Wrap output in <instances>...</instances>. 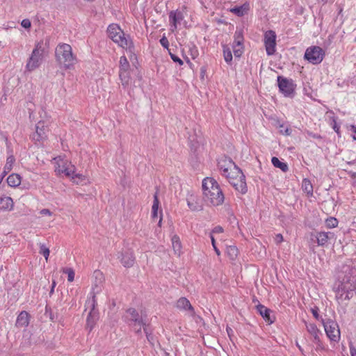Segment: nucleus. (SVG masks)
Returning <instances> with one entry per match:
<instances>
[{
  "instance_id": "1",
  "label": "nucleus",
  "mask_w": 356,
  "mask_h": 356,
  "mask_svg": "<svg viewBox=\"0 0 356 356\" xmlns=\"http://www.w3.org/2000/svg\"><path fill=\"white\" fill-rule=\"evenodd\" d=\"M202 191L204 200L208 205L217 207L223 204L224 193L214 178L206 177L203 179Z\"/></svg>"
},
{
  "instance_id": "2",
  "label": "nucleus",
  "mask_w": 356,
  "mask_h": 356,
  "mask_svg": "<svg viewBox=\"0 0 356 356\" xmlns=\"http://www.w3.org/2000/svg\"><path fill=\"white\" fill-rule=\"evenodd\" d=\"M109 38L120 47L132 51L134 44L129 35H125L120 26L117 24H111L107 28Z\"/></svg>"
},
{
  "instance_id": "3",
  "label": "nucleus",
  "mask_w": 356,
  "mask_h": 356,
  "mask_svg": "<svg viewBox=\"0 0 356 356\" xmlns=\"http://www.w3.org/2000/svg\"><path fill=\"white\" fill-rule=\"evenodd\" d=\"M56 60L65 69H71L76 62V57L72 53V47L66 43L58 44L55 50Z\"/></svg>"
},
{
  "instance_id": "4",
  "label": "nucleus",
  "mask_w": 356,
  "mask_h": 356,
  "mask_svg": "<svg viewBox=\"0 0 356 356\" xmlns=\"http://www.w3.org/2000/svg\"><path fill=\"white\" fill-rule=\"evenodd\" d=\"M54 172L57 176L71 177L76 170V166L65 156H58L52 160Z\"/></svg>"
},
{
  "instance_id": "5",
  "label": "nucleus",
  "mask_w": 356,
  "mask_h": 356,
  "mask_svg": "<svg viewBox=\"0 0 356 356\" xmlns=\"http://www.w3.org/2000/svg\"><path fill=\"white\" fill-rule=\"evenodd\" d=\"M218 167L221 175L226 178L232 174L238 173L239 169L230 158L225 156L219 158Z\"/></svg>"
},
{
  "instance_id": "6",
  "label": "nucleus",
  "mask_w": 356,
  "mask_h": 356,
  "mask_svg": "<svg viewBox=\"0 0 356 356\" xmlns=\"http://www.w3.org/2000/svg\"><path fill=\"white\" fill-rule=\"evenodd\" d=\"M325 51L318 46L309 47L304 55V58L313 65L320 64L324 59Z\"/></svg>"
},
{
  "instance_id": "7",
  "label": "nucleus",
  "mask_w": 356,
  "mask_h": 356,
  "mask_svg": "<svg viewBox=\"0 0 356 356\" xmlns=\"http://www.w3.org/2000/svg\"><path fill=\"white\" fill-rule=\"evenodd\" d=\"M97 305L96 297L94 293L91 294V297L88 298L86 302V307H90V311L86 318V328L89 331H92L94 328L96 321L97 320V314L95 312V307Z\"/></svg>"
},
{
  "instance_id": "8",
  "label": "nucleus",
  "mask_w": 356,
  "mask_h": 356,
  "mask_svg": "<svg viewBox=\"0 0 356 356\" xmlns=\"http://www.w3.org/2000/svg\"><path fill=\"white\" fill-rule=\"evenodd\" d=\"M227 180L233 186L236 191L241 194L247 193L248 188L245 181V177L239 168L238 173H234L228 177Z\"/></svg>"
},
{
  "instance_id": "9",
  "label": "nucleus",
  "mask_w": 356,
  "mask_h": 356,
  "mask_svg": "<svg viewBox=\"0 0 356 356\" xmlns=\"http://www.w3.org/2000/svg\"><path fill=\"white\" fill-rule=\"evenodd\" d=\"M277 85L280 91L285 97H293L294 95L296 88V84L292 79H287L282 76H278Z\"/></svg>"
},
{
  "instance_id": "10",
  "label": "nucleus",
  "mask_w": 356,
  "mask_h": 356,
  "mask_svg": "<svg viewBox=\"0 0 356 356\" xmlns=\"http://www.w3.org/2000/svg\"><path fill=\"white\" fill-rule=\"evenodd\" d=\"M49 126L44 120H40L35 125V131L31 135L32 140L37 143H43L47 140Z\"/></svg>"
},
{
  "instance_id": "11",
  "label": "nucleus",
  "mask_w": 356,
  "mask_h": 356,
  "mask_svg": "<svg viewBox=\"0 0 356 356\" xmlns=\"http://www.w3.org/2000/svg\"><path fill=\"white\" fill-rule=\"evenodd\" d=\"M323 325L327 337L330 341L338 342L341 338L340 330L337 322L328 319L323 321Z\"/></svg>"
},
{
  "instance_id": "12",
  "label": "nucleus",
  "mask_w": 356,
  "mask_h": 356,
  "mask_svg": "<svg viewBox=\"0 0 356 356\" xmlns=\"http://www.w3.org/2000/svg\"><path fill=\"white\" fill-rule=\"evenodd\" d=\"M276 33L273 30H268L264 33V43L268 56L273 55L276 51Z\"/></svg>"
},
{
  "instance_id": "13",
  "label": "nucleus",
  "mask_w": 356,
  "mask_h": 356,
  "mask_svg": "<svg viewBox=\"0 0 356 356\" xmlns=\"http://www.w3.org/2000/svg\"><path fill=\"white\" fill-rule=\"evenodd\" d=\"M40 48L41 46L38 44L33 50L31 56L26 65V68L28 71H33L40 66L42 59V54Z\"/></svg>"
},
{
  "instance_id": "14",
  "label": "nucleus",
  "mask_w": 356,
  "mask_h": 356,
  "mask_svg": "<svg viewBox=\"0 0 356 356\" xmlns=\"http://www.w3.org/2000/svg\"><path fill=\"white\" fill-rule=\"evenodd\" d=\"M127 314L129 319L136 324H138L139 327L135 328V331L137 333H140L142 330V327H143L145 323L143 320L140 318L139 313L134 308H129L127 310Z\"/></svg>"
},
{
  "instance_id": "15",
  "label": "nucleus",
  "mask_w": 356,
  "mask_h": 356,
  "mask_svg": "<svg viewBox=\"0 0 356 356\" xmlns=\"http://www.w3.org/2000/svg\"><path fill=\"white\" fill-rule=\"evenodd\" d=\"M184 19L183 13L179 10H172L169 13V22L172 32L177 29V24Z\"/></svg>"
},
{
  "instance_id": "16",
  "label": "nucleus",
  "mask_w": 356,
  "mask_h": 356,
  "mask_svg": "<svg viewBox=\"0 0 356 356\" xmlns=\"http://www.w3.org/2000/svg\"><path fill=\"white\" fill-rule=\"evenodd\" d=\"M316 243L318 246H325L329 240L334 237V234L332 232H318L315 235Z\"/></svg>"
},
{
  "instance_id": "17",
  "label": "nucleus",
  "mask_w": 356,
  "mask_h": 356,
  "mask_svg": "<svg viewBox=\"0 0 356 356\" xmlns=\"http://www.w3.org/2000/svg\"><path fill=\"white\" fill-rule=\"evenodd\" d=\"M30 321V315L26 311H22L18 315L15 325L17 327H26L29 325Z\"/></svg>"
},
{
  "instance_id": "18",
  "label": "nucleus",
  "mask_w": 356,
  "mask_h": 356,
  "mask_svg": "<svg viewBox=\"0 0 356 356\" xmlns=\"http://www.w3.org/2000/svg\"><path fill=\"white\" fill-rule=\"evenodd\" d=\"M14 207L13 200L6 195L0 196V210L1 211H11Z\"/></svg>"
},
{
  "instance_id": "19",
  "label": "nucleus",
  "mask_w": 356,
  "mask_h": 356,
  "mask_svg": "<svg viewBox=\"0 0 356 356\" xmlns=\"http://www.w3.org/2000/svg\"><path fill=\"white\" fill-rule=\"evenodd\" d=\"M121 264L126 268H130L135 263V257L133 252H126L122 254L120 259Z\"/></svg>"
},
{
  "instance_id": "20",
  "label": "nucleus",
  "mask_w": 356,
  "mask_h": 356,
  "mask_svg": "<svg viewBox=\"0 0 356 356\" xmlns=\"http://www.w3.org/2000/svg\"><path fill=\"white\" fill-rule=\"evenodd\" d=\"M172 247L175 254L180 257L182 254V243L178 235L175 234L171 237Z\"/></svg>"
},
{
  "instance_id": "21",
  "label": "nucleus",
  "mask_w": 356,
  "mask_h": 356,
  "mask_svg": "<svg viewBox=\"0 0 356 356\" xmlns=\"http://www.w3.org/2000/svg\"><path fill=\"white\" fill-rule=\"evenodd\" d=\"M15 163V156L11 154L10 155H8L6 158V162L4 165V167H3V172H2V174H1V179H3V177L8 173L10 172L13 168V165Z\"/></svg>"
},
{
  "instance_id": "22",
  "label": "nucleus",
  "mask_w": 356,
  "mask_h": 356,
  "mask_svg": "<svg viewBox=\"0 0 356 356\" xmlns=\"http://www.w3.org/2000/svg\"><path fill=\"white\" fill-rule=\"evenodd\" d=\"M22 177L17 173H12L7 177L8 185L16 188L21 184Z\"/></svg>"
},
{
  "instance_id": "23",
  "label": "nucleus",
  "mask_w": 356,
  "mask_h": 356,
  "mask_svg": "<svg viewBox=\"0 0 356 356\" xmlns=\"http://www.w3.org/2000/svg\"><path fill=\"white\" fill-rule=\"evenodd\" d=\"M250 9V5L248 3H245L241 6H236L230 9V12L236 15L237 16L241 17L247 14Z\"/></svg>"
},
{
  "instance_id": "24",
  "label": "nucleus",
  "mask_w": 356,
  "mask_h": 356,
  "mask_svg": "<svg viewBox=\"0 0 356 356\" xmlns=\"http://www.w3.org/2000/svg\"><path fill=\"white\" fill-rule=\"evenodd\" d=\"M177 307L180 309L188 310L193 312L194 309L190 301L186 298H180L177 302Z\"/></svg>"
},
{
  "instance_id": "25",
  "label": "nucleus",
  "mask_w": 356,
  "mask_h": 356,
  "mask_svg": "<svg viewBox=\"0 0 356 356\" xmlns=\"http://www.w3.org/2000/svg\"><path fill=\"white\" fill-rule=\"evenodd\" d=\"M73 183L77 185H84L86 184V181H88V178L83 174L76 173V172L73 173L71 177H68Z\"/></svg>"
},
{
  "instance_id": "26",
  "label": "nucleus",
  "mask_w": 356,
  "mask_h": 356,
  "mask_svg": "<svg viewBox=\"0 0 356 356\" xmlns=\"http://www.w3.org/2000/svg\"><path fill=\"white\" fill-rule=\"evenodd\" d=\"M306 328L307 332L314 337V340L320 338L321 332L316 324L313 323H306Z\"/></svg>"
},
{
  "instance_id": "27",
  "label": "nucleus",
  "mask_w": 356,
  "mask_h": 356,
  "mask_svg": "<svg viewBox=\"0 0 356 356\" xmlns=\"http://www.w3.org/2000/svg\"><path fill=\"white\" fill-rule=\"evenodd\" d=\"M302 190L307 193L309 196H312L313 195V186L308 179H303L302 183Z\"/></svg>"
},
{
  "instance_id": "28",
  "label": "nucleus",
  "mask_w": 356,
  "mask_h": 356,
  "mask_svg": "<svg viewBox=\"0 0 356 356\" xmlns=\"http://www.w3.org/2000/svg\"><path fill=\"white\" fill-rule=\"evenodd\" d=\"M119 76L122 86H127L129 85L131 79L129 70H120Z\"/></svg>"
},
{
  "instance_id": "29",
  "label": "nucleus",
  "mask_w": 356,
  "mask_h": 356,
  "mask_svg": "<svg viewBox=\"0 0 356 356\" xmlns=\"http://www.w3.org/2000/svg\"><path fill=\"white\" fill-rule=\"evenodd\" d=\"M159 207V200L157 195V193H155L154 195V201L152 207V218L155 219L158 216V211Z\"/></svg>"
},
{
  "instance_id": "30",
  "label": "nucleus",
  "mask_w": 356,
  "mask_h": 356,
  "mask_svg": "<svg viewBox=\"0 0 356 356\" xmlns=\"http://www.w3.org/2000/svg\"><path fill=\"white\" fill-rule=\"evenodd\" d=\"M226 254L231 260H235L238 254V250L234 245H229L227 248Z\"/></svg>"
},
{
  "instance_id": "31",
  "label": "nucleus",
  "mask_w": 356,
  "mask_h": 356,
  "mask_svg": "<svg viewBox=\"0 0 356 356\" xmlns=\"http://www.w3.org/2000/svg\"><path fill=\"white\" fill-rule=\"evenodd\" d=\"M271 162L275 168L281 169L284 172L289 170L287 164L286 163L280 161V159L277 157H273L271 159Z\"/></svg>"
},
{
  "instance_id": "32",
  "label": "nucleus",
  "mask_w": 356,
  "mask_h": 356,
  "mask_svg": "<svg viewBox=\"0 0 356 356\" xmlns=\"http://www.w3.org/2000/svg\"><path fill=\"white\" fill-rule=\"evenodd\" d=\"M257 311L259 312L261 316L267 321H270V310L262 305H258L257 306Z\"/></svg>"
},
{
  "instance_id": "33",
  "label": "nucleus",
  "mask_w": 356,
  "mask_h": 356,
  "mask_svg": "<svg viewBox=\"0 0 356 356\" xmlns=\"http://www.w3.org/2000/svg\"><path fill=\"white\" fill-rule=\"evenodd\" d=\"M223 57L225 62L228 64H231L232 61V54L229 47L227 45H223Z\"/></svg>"
},
{
  "instance_id": "34",
  "label": "nucleus",
  "mask_w": 356,
  "mask_h": 356,
  "mask_svg": "<svg viewBox=\"0 0 356 356\" xmlns=\"http://www.w3.org/2000/svg\"><path fill=\"white\" fill-rule=\"evenodd\" d=\"M314 342L316 343V348L315 350L317 352H327L328 348L326 345H325L323 341L321 340L320 338L318 339L314 340Z\"/></svg>"
},
{
  "instance_id": "35",
  "label": "nucleus",
  "mask_w": 356,
  "mask_h": 356,
  "mask_svg": "<svg viewBox=\"0 0 356 356\" xmlns=\"http://www.w3.org/2000/svg\"><path fill=\"white\" fill-rule=\"evenodd\" d=\"M243 35L241 31H236L234 33V41L233 44H237V46L243 45Z\"/></svg>"
},
{
  "instance_id": "36",
  "label": "nucleus",
  "mask_w": 356,
  "mask_h": 356,
  "mask_svg": "<svg viewBox=\"0 0 356 356\" xmlns=\"http://www.w3.org/2000/svg\"><path fill=\"white\" fill-rule=\"evenodd\" d=\"M61 271L67 275L68 282H72L74 280L75 273L72 268H63Z\"/></svg>"
},
{
  "instance_id": "37",
  "label": "nucleus",
  "mask_w": 356,
  "mask_h": 356,
  "mask_svg": "<svg viewBox=\"0 0 356 356\" xmlns=\"http://www.w3.org/2000/svg\"><path fill=\"white\" fill-rule=\"evenodd\" d=\"M129 63L126 56H122L120 58V70H129Z\"/></svg>"
},
{
  "instance_id": "38",
  "label": "nucleus",
  "mask_w": 356,
  "mask_h": 356,
  "mask_svg": "<svg viewBox=\"0 0 356 356\" xmlns=\"http://www.w3.org/2000/svg\"><path fill=\"white\" fill-rule=\"evenodd\" d=\"M339 222L336 218L330 217L325 220V225L327 228L332 229L338 226Z\"/></svg>"
},
{
  "instance_id": "39",
  "label": "nucleus",
  "mask_w": 356,
  "mask_h": 356,
  "mask_svg": "<svg viewBox=\"0 0 356 356\" xmlns=\"http://www.w3.org/2000/svg\"><path fill=\"white\" fill-rule=\"evenodd\" d=\"M39 252L44 256L46 261H47L50 254L49 248H47L44 244H40Z\"/></svg>"
},
{
  "instance_id": "40",
  "label": "nucleus",
  "mask_w": 356,
  "mask_h": 356,
  "mask_svg": "<svg viewBox=\"0 0 356 356\" xmlns=\"http://www.w3.org/2000/svg\"><path fill=\"white\" fill-rule=\"evenodd\" d=\"M232 47L235 57H241L244 50L243 45L237 46V44H233Z\"/></svg>"
},
{
  "instance_id": "41",
  "label": "nucleus",
  "mask_w": 356,
  "mask_h": 356,
  "mask_svg": "<svg viewBox=\"0 0 356 356\" xmlns=\"http://www.w3.org/2000/svg\"><path fill=\"white\" fill-rule=\"evenodd\" d=\"M210 238H211V244H212V246L213 248L214 251L216 252V254L218 256H220V251L219 250V249L216 246V240L214 238V236L212 234H210Z\"/></svg>"
},
{
  "instance_id": "42",
  "label": "nucleus",
  "mask_w": 356,
  "mask_h": 356,
  "mask_svg": "<svg viewBox=\"0 0 356 356\" xmlns=\"http://www.w3.org/2000/svg\"><path fill=\"white\" fill-rule=\"evenodd\" d=\"M170 57L172 58V60L175 62V63H179V65H182L184 64V62L182 61L181 59H180L178 56H177L176 55L172 54V53H170Z\"/></svg>"
},
{
  "instance_id": "43",
  "label": "nucleus",
  "mask_w": 356,
  "mask_h": 356,
  "mask_svg": "<svg viewBox=\"0 0 356 356\" xmlns=\"http://www.w3.org/2000/svg\"><path fill=\"white\" fill-rule=\"evenodd\" d=\"M223 232V229L220 226H216L215 227L210 234H212L213 236L214 234H220Z\"/></svg>"
},
{
  "instance_id": "44",
  "label": "nucleus",
  "mask_w": 356,
  "mask_h": 356,
  "mask_svg": "<svg viewBox=\"0 0 356 356\" xmlns=\"http://www.w3.org/2000/svg\"><path fill=\"white\" fill-rule=\"evenodd\" d=\"M160 43L161 44L165 47V48H168V46H169V42H168V40L167 39V38L165 36H163L161 40H160Z\"/></svg>"
},
{
  "instance_id": "45",
  "label": "nucleus",
  "mask_w": 356,
  "mask_h": 356,
  "mask_svg": "<svg viewBox=\"0 0 356 356\" xmlns=\"http://www.w3.org/2000/svg\"><path fill=\"white\" fill-rule=\"evenodd\" d=\"M274 240L277 244H280L281 243H282L284 241V238H283L282 234H276Z\"/></svg>"
},
{
  "instance_id": "46",
  "label": "nucleus",
  "mask_w": 356,
  "mask_h": 356,
  "mask_svg": "<svg viewBox=\"0 0 356 356\" xmlns=\"http://www.w3.org/2000/svg\"><path fill=\"white\" fill-rule=\"evenodd\" d=\"M22 26L25 29H29L31 27V24L29 19H25L22 21Z\"/></svg>"
},
{
  "instance_id": "47",
  "label": "nucleus",
  "mask_w": 356,
  "mask_h": 356,
  "mask_svg": "<svg viewBox=\"0 0 356 356\" xmlns=\"http://www.w3.org/2000/svg\"><path fill=\"white\" fill-rule=\"evenodd\" d=\"M40 213L42 216H51L52 212L48 209H43L40 211Z\"/></svg>"
},
{
  "instance_id": "48",
  "label": "nucleus",
  "mask_w": 356,
  "mask_h": 356,
  "mask_svg": "<svg viewBox=\"0 0 356 356\" xmlns=\"http://www.w3.org/2000/svg\"><path fill=\"white\" fill-rule=\"evenodd\" d=\"M350 356H356V348L352 344L349 346Z\"/></svg>"
},
{
  "instance_id": "49",
  "label": "nucleus",
  "mask_w": 356,
  "mask_h": 356,
  "mask_svg": "<svg viewBox=\"0 0 356 356\" xmlns=\"http://www.w3.org/2000/svg\"><path fill=\"white\" fill-rule=\"evenodd\" d=\"M281 132L282 134L285 135V136H290L291 134V130L286 127L284 131H282L281 130Z\"/></svg>"
},
{
  "instance_id": "50",
  "label": "nucleus",
  "mask_w": 356,
  "mask_h": 356,
  "mask_svg": "<svg viewBox=\"0 0 356 356\" xmlns=\"http://www.w3.org/2000/svg\"><path fill=\"white\" fill-rule=\"evenodd\" d=\"M350 129H351V131H352L353 132V134H354L353 139H354L355 140H356V126H355V125H351V126H350Z\"/></svg>"
},
{
  "instance_id": "51",
  "label": "nucleus",
  "mask_w": 356,
  "mask_h": 356,
  "mask_svg": "<svg viewBox=\"0 0 356 356\" xmlns=\"http://www.w3.org/2000/svg\"><path fill=\"white\" fill-rule=\"evenodd\" d=\"M188 206L192 211L196 210V207L192 203H191L189 201H188Z\"/></svg>"
},
{
  "instance_id": "52",
  "label": "nucleus",
  "mask_w": 356,
  "mask_h": 356,
  "mask_svg": "<svg viewBox=\"0 0 356 356\" xmlns=\"http://www.w3.org/2000/svg\"><path fill=\"white\" fill-rule=\"evenodd\" d=\"M56 285V282H55V281H53V282H52V286H51V291H50V294H52V293H54V288H55Z\"/></svg>"
},
{
  "instance_id": "53",
  "label": "nucleus",
  "mask_w": 356,
  "mask_h": 356,
  "mask_svg": "<svg viewBox=\"0 0 356 356\" xmlns=\"http://www.w3.org/2000/svg\"><path fill=\"white\" fill-rule=\"evenodd\" d=\"M312 313H313L314 316L316 319H318V312H317L316 311H315V310H313V311H312Z\"/></svg>"
},
{
  "instance_id": "54",
  "label": "nucleus",
  "mask_w": 356,
  "mask_h": 356,
  "mask_svg": "<svg viewBox=\"0 0 356 356\" xmlns=\"http://www.w3.org/2000/svg\"><path fill=\"white\" fill-rule=\"evenodd\" d=\"M349 165H356V159L348 163Z\"/></svg>"
},
{
  "instance_id": "55",
  "label": "nucleus",
  "mask_w": 356,
  "mask_h": 356,
  "mask_svg": "<svg viewBox=\"0 0 356 356\" xmlns=\"http://www.w3.org/2000/svg\"><path fill=\"white\" fill-rule=\"evenodd\" d=\"M350 175L352 178L356 177V172H350Z\"/></svg>"
},
{
  "instance_id": "56",
  "label": "nucleus",
  "mask_w": 356,
  "mask_h": 356,
  "mask_svg": "<svg viewBox=\"0 0 356 356\" xmlns=\"http://www.w3.org/2000/svg\"><path fill=\"white\" fill-rule=\"evenodd\" d=\"M133 327H134V329L135 330V328H136H136H138V327H139V325H138V324H136V323H134Z\"/></svg>"
},
{
  "instance_id": "57",
  "label": "nucleus",
  "mask_w": 356,
  "mask_h": 356,
  "mask_svg": "<svg viewBox=\"0 0 356 356\" xmlns=\"http://www.w3.org/2000/svg\"><path fill=\"white\" fill-rule=\"evenodd\" d=\"M161 222H162V216H161L159 222V227H161Z\"/></svg>"
},
{
  "instance_id": "58",
  "label": "nucleus",
  "mask_w": 356,
  "mask_h": 356,
  "mask_svg": "<svg viewBox=\"0 0 356 356\" xmlns=\"http://www.w3.org/2000/svg\"><path fill=\"white\" fill-rule=\"evenodd\" d=\"M298 346L299 350H300V351H302V348H301L300 346H298Z\"/></svg>"
}]
</instances>
